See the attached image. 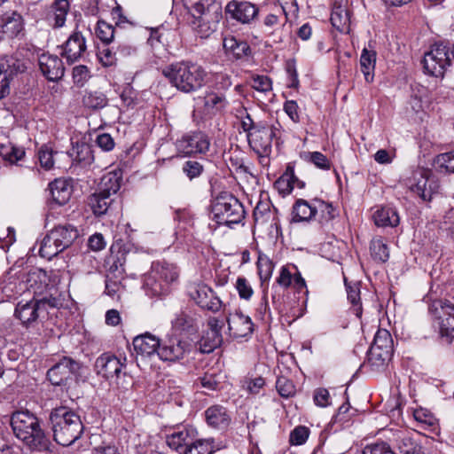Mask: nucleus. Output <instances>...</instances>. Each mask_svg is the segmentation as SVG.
I'll list each match as a JSON object with an SVG mask.
<instances>
[{
    "label": "nucleus",
    "instance_id": "f257e3e1",
    "mask_svg": "<svg viewBox=\"0 0 454 454\" xmlns=\"http://www.w3.org/2000/svg\"><path fill=\"white\" fill-rule=\"evenodd\" d=\"M10 424L14 435L33 450L48 449L50 441L42 428L41 421L28 410H19L12 413Z\"/></svg>",
    "mask_w": 454,
    "mask_h": 454
},
{
    "label": "nucleus",
    "instance_id": "f03ea898",
    "mask_svg": "<svg viewBox=\"0 0 454 454\" xmlns=\"http://www.w3.org/2000/svg\"><path fill=\"white\" fill-rule=\"evenodd\" d=\"M162 74L178 90L192 93L206 84L207 73L198 63L183 60L172 63L162 69Z\"/></svg>",
    "mask_w": 454,
    "mask_h": 454
},
{
    "label": "nucleus",
    "instance_id": "7ed1b4c3",
    "mask_svg": "<svg viewBox=\"0 0 454 454\" xmlns=\"http://www.w3.org/2000/svg\"><path fill=\"white\" fill-rule=\"evenodd\" d=\"M53 439L62 446H70L81 438L84 427L81 417L70 408L53 409L49 416Z\"/></svg>",
    "mask_w": 454,
    "mask_h": 454
},
{
    "label": "nucleus",
    "instance_id": "20e7f679",
    "mask_svg": "<svg viewBox=\"0 0 454 454\" xmlns=\"http://www.w3.org/2000/svg\"><path fill=\"white\" fill-rule=\"evenodd\" d=\"M167 445L180 454H212L213 439H198L196 428L180 425L166 436Z\"/></svg>",
    "mask_w": 454,
    "mask_h": 454
},
{
    "label": "nucleus",
    "instance_id": "39448f33",
    "mask_svg": "<svg viewBox=\"0 0 454 454\" xmlns=\"http://www.w3.org/2000/svg\"><path fill=\"white\" fill-rule=\"evenodd\" d=\"M178 267L166 261L153 262L151 270L145 276L144 289L147 295L157 297L169 292L170 285L177 282Z\"/></svg>",
    "mask_w": 454,
    "mask_h": 454
},
{
    "label": "nucleus",
    "instance_id": "423d86ee",
    "mask_svg": "<svg viewBox=\"0 0 454 454\" xmlns=\"http://www.w3.org/2000/svg\"><path fill=\"white\" fill-rule=\"evenodd\" d=\"M80 236L78 228L71 223L59 224L43 239L39 248L40 256L51 260L68 248Z\"/></svg>",
    "mask_w": 454,
    "mask_h": 454
},
{
    "label": "nucleus",
    "instance_id": "0eeeda50",
    "mask_svg": "<svg viewBox=\"0 0 454 454\" xmlns=\"http://www.w3.org/2000/svg\"><path fill=\"white\" fill-rule=\"evenodd\" d=\"M211 212L217 223L225 225L240 223L246 214L243 205L230 192H222L214 199Z\"/></svg>",
    "mask_w": 454,
    "mask_h": 454
},
{
    "label": "nucleus",
    "instance_id": "6e6552de",
    "mask_svg": "<svg viewBox=\"0 0 454 454\" xmlns=\"http://www.w3.org/2000/svg\"><path fill=\"white\" fill-rule=\"evenodd\" d=\"M454 59V44L451 50L443 43H435L425 54L423 67L426 72L435 77H442Z\"/></svg>",
    "mask_w": 454,
    "mask_h": 454
},
{
    "label": "nucleus",
    "instance_id": "1a4fd4ad",
    "mask_svg": "<svg viewBox=\"0 0 454 454\" xmlns=\"http://www.w3.org/2000/svg\"><path fill=\"white\" fill-rule=\"evenodd\" d=\"M429 310L435 317L440 338L450 344L454 340V304L449 301H434Z\"/></svg>",
    "mask_w": 454,
    "mask_h": 454
},
{
    "label": "nucleus",
    "instance_id": "9d476101",
    "mask_svg": "<svg viewBox=\"0 0 454 454\" xmlns=\"http://www.w3.org/2000/svg\"><path fill=\"white\" fill-rule=\"evenodd\" d=\"M187 294L201 309L213 313L218 312L223 307V301L206 284L192 282L187 286Z\"/></svg>",
    "mask_w": 454,
    "mask_h": 454
},
{
    "label": "nucleus",
    "instance_id": "9b49d317",
    "mask_svg": "<svg viewBox=\"0 0 454 454\" xmlns=\"http://www.w3.org/2000/svg\"><path fill=\"white\" fill-rule=\"evenodd\" d=\"M82 368L79 361L64 356L47 372V377L52 385L60 386L80 377Z\"/></svg>",
    "mask_w": 454,
    "mask_h": 454
},
{
    "label": "nucleus",
    "instance_id": "f8f14e48",
    "mask_svg": "<svg viewBox=\"0 0 454 454\" xmlns=\"http://www.w3.org/2000/svg\"><path fill=\"white\" fill-rule=\"evenodd\" d=\"M277 128L263 123L248 134V143L251 148L261 157H267L271 153L272 140L277 136Z\"/></svg>",
    "mask_w": 454,
    "mask_h": 454
},
{
    "label": "nucleus",
    "instance_id": "ddd939ff",
    "mask_svg": "<svg viewBox=\"0 0 454 454\" xmlns=\"http://www.w3.org/2000/svg\"><path fill=\"white\" fill-rule=\"evenodd\" d=\"M192 350V344L178 337H172L160 343L158 356L162 361L178 362L184 359Z\"/></svg>",
    "mask_w": 454,
    "mask_h": 454
},
{
    "label": "nucleus",
    "instance_id": "4468645a",
    "mask_svg": "<svg viewBox=\"0 0 454 454\" xmlns=\"http://www.w3.org/2000/svg\"><path fill=\"white\" fill-rule=\"evenodd\" d=\"M410 190L419 196L424 201H430L438 191V184L430 179L427 170L418 168L408 182Z\"/></svg>",
    "mask_w": 454,
    "mask_h": 454
},
{
    "label": "nucleus",
    "instance_id": "2eb2a0df",
    "mask_svg": "<svg viewBox=\"0 0 454 454\" xmlns=\"http://www.w3.org/2000/svg\"><path fill=\"white\" fill-rule=\"evenodd\" d=\"M61 56L71 65L78 61L85 53L87 45L83 35L80 31H74L67 40L61 45Z\"/></svg>",
    "mask_w": 454,
    "mask_h": 454
},
{
    "label": "nucleus",
    "instance_id": "dca6fc26",
    "mask_svg": "<svg viewBox=\"0 0 454 454\" xmlns=\"http://www.w3.org/2000/svg\"><path fill=\"white\" fill-rule=\"evenodd\" d=\"M38 66L42 74L51 82H58L65 74L62 59L57 55L43 53L38 58Z\"/></svg>",
    "mask_w": 454,
    "mask_h": 454
},
{
    "label": "nucleus",
    "instance_id": "f3484780",
    "mask_svg": "<svg viewBox=\"0 0 454 454\" xmlns=\"http://www.w3.org/2000/svg\"><path fill=\"white\" fill-rule=\"evenodd\" d=\"M220 16L221 13L218 12H215L214 14H211L210 12L197 15L192 13L189 24L200 37L207 38L216 30Z\"/></svg>",
    "mask_w": 454,
    "mask_h": 454
},
{
    "label": "nucleus",
    "instance_id": "a211bd4d",
    "mask_svg": "<svg viewBox=\"0 0 454 454\" xmlns=\"http://www.w3.org/2000/svg\"><path fill=\"white\" fill-rule=\"evenodd\" d=\"M177 150L186 155L206 153L209 148V142L205 134L195 132L186 134L176 142Z\"/></svg>",
    "mask_w": 454,
    "mask_h": 454
},
{
    "label": "nucleus",
    "instance_id": "6ab92c4d",
    "mask_svg": "<svg viewBox=\"0 0 454 454\" xmlns=\"http://www.w3.org/2000/svg\"><path fill=\"white\" fill-rule=\"evenodd\" d=\"M228 330L233 338H245L250 336L254 331V324L250 317L237 310L227 317Z\"/></svg>",
    "mask_w": 454,
    "mask_h": 454
},
{
    "label": "nucleus",
    "instance_id": "aec40b11",
    "mask_svg": "<svg viewBox=\"0 0 454 454\" xmlns=\"http://www.w3.org/2000/svg\"><path fill=\"white\" fill-rule=\"evenodd\" d=\"M43 301L37 299H32L27 301H20L16 308L14 316L21 321L22 325L28 326L35 322L43 309Z\"/></svg>",
    "mask_w": 454,
    "mask_h": 454
},
{
    "label": "nucleus",
    "instance_id": "412c9836",
    "mask_svg": "<svg viewBox=\"0 0 454 454\" xmlns=\"http://www.w3.org/2000/svg\"><path fill=\"white\" fill-rule=\"evenodd\" d=\"M123 364L115 356L105 353L98 356L95 362V370L98 374L106 379L118 377Z\"/></svg>",
    "mask_w": 454,
    "mask_h": 454
},
{
    "label": "nucleus",
    "instance_id": "4be33fe9",
    "mask_svg": "<svg viewBox=\"0 0 454 454\" xmlns=\"http://www.w3.org/2000/svg\"><path fill=\"white\" fill-rule=\"evenodd\" d=\"M24 19L17 11H9L0 16V33L10 38L17 37L24 30Z\"/></svg>",
    "mask_w": 454,
    "mask_h": 454
},
{
    "label": "nucleus",
    "instance_id": "5701e85b",
    "mask_svg": "<svg viewBox=\"0 0 454 454\" xmlns=\"http://www.w3.org/2000/svg\"><path fill=\"white\" fill-rule=\"evenodd\" d=\"M70 10L68 0H54L50 5L45 20L52 28H60L64 27L67 16Z\"/></svg>",
    "mask_w": 454,
    "mask_h": 454
},
{
    "label": "nucleus",
    "instance_id": "b1692460",
    "mask_svg": "<svg viewBox=\"0 0 454 454\" xmlns=\"http://www.w3.org/2000/svg\"><path fill=\"white\" fill-rule=\"evenodd\" d=\"M226 12L231 14V17L241 23H249L257 13L258 8L249 2H230L226 6Z\"/></svg>",
    "mask_w": 454,
    "mask_h": 454
},
{
    "label": "nucleus",
    "instance_id": "393cba45",
    "mask_svg": "<svg viewBox=\"0 0 454 454\" xmlns=\"http://www.w3.org/2000/svg\"><path fill=\"white\" fill-rule=\"evenodd\" d=\"M133 346L137 356L150 357L155 353L158 354L160 341L156 336L146 333L134 338Z\"/></svg>",
    "mask_w": 454,
    "mask_h": 454
},
{
    "label": "nucleus",
    "instance_id": "a878e982",
    "mask_svg": "<svg viewBox=\"0 0 454 454\" xmlns=\"http://www.w3.org/2000/svg\"><path fill=\"white\" fill-rule=\"evenodd\" d=\"M206 420L211 427L223 430L231 423V414L226 408L221 405H213L205 411Z\"/></svg>",
    "mask_w": 454,
    "mask_h": 454
},
{
    "label": "nucleus",
    "instance_id": "bb28decb",
    "mask_svg": "<svg viewBox=\"0 0 454 454\" xmlns=\"http://www.w3.org/2000/svg\"><path fill=\"white\" fill-rule=\"evenodd\" d=\"M317 215V200L309 202L303 199H298L292 209V220L295 223L309 222Z\"/></svg>",
    "mask_w": 454,
    "mask_h": 454
},
{
    "label": "nucleus",
    "instance_id": "cd10ccee",
    "mask_svg": "<svg viewBox=\"0 0 454 454\" xmlns=\"http://www.w3.org/2000/svg\"><path fill=\"white\" fill-rule=\"evenodd\" d=\"M50 192L52 201L59 206H63L69 201L73 188L68 180L55 179L50 184Z\"/></svg>",
    "mask_w": 454,
    "mask_h": 454
},
{
    "label": "nucleus",
    "instance_id": "c85d7f7f",
    "mask_svg": "<svg viewBox=\"0 0 454 454\" xmlns=\"http://www.w3.org/2000/svg\"><path fill=\"white\" fill-rule=\"evenodd\" d=\"M223 49L228 55L235 59H242L251 55V48L245 41L238 40L234 36L225 37L223 43Z\"/></svg>",
    "mask_w": 454,
    "mask_h": 454
},
{
    "label": "nucleus",
    "instance_id": "c756f323",
    "mask_svg": "<svg viewBox=\"0 0 454 454\" xmlns=\"http://www.w3.org/2000/svg\"><path fill=\"white\" fill-rule=\"evenodd\" d=\"M228 105L223 92L208 91L203 98V111L207 114H216L222 112Z\"/></svg>",
    "mask_w": 454,
    "mask_h": 454
},
{
    "label": "nucleus",
    "instance_id": "7c9ffc66",
    "mask_svg": "<svg viewBox=\"0 0 454 454\" xmlns=\"http://www.w3.org/2000/svg\"><path fill=\"white\" fill-rule=\"evenodd\" d=\"M373 220L379 227H395L400 223L397 210L389 206L378 208L373 213Z\"/></svg>",
    "mask_w": 454,
    "mask_h": 454
},
{
    "label": "nucleus",
    "instance_id": "2f4dec72",
    "mask_svg": "<svg viewBox=\"0 0 454 454\" xmlns=\"http://www.w3.org/2000/svg\"><path fill=\"white\" fill-rule=\"evenodd\" d=\"M121 180V171L108 172L102 176L98 191L111 197L120 190Z\"/></svg>",
    "mask_w": 454,
    "mask_h": 454
},
{
    "label": "nucleus",
    "instance_id": "473e14b6",
    "mask_svg": "<svg viewBox=\"0 0 454 454\" xmlns=\"http://www.w3.org/2000/svg\"><path fill=\"white\" fill-rule=\"evenodd\" d=\"M113 201L114 200L110 196L97 191L89 197L88 203L93 214L101 216L107 213Z\"/></svg>",
    "mask_w": 454,
    "mask_h": 454
},
{
    "label": "nucleus",
    "instance_id": "72a5a7b5",
    "mask_svg": "<svg viewBox=\"0 0 454 454\" xmlns=\"http://www.w3.org/2000/svg\"><path fill=\"white\" fill-rule=\"evenodd\" d=\"M82 102L85 108L97 111L107 106L108 98L106 94L101 91L85 90Z\"/></svg>",
    "mask_w": 454,
    "mask_h": 454
},
{
    "label": "nucleus",
    "instance_id": "f704fd0d",
    "mask_svg": "<svg viewBox=\"0 0 454 454\" xmlns=\"http://www.w3.org/2000/svg\"><path fill=\"white\" fill-rule=\"evenodd\" d=\"M331 23L338 31L348 33L349 30V14L340 4H335L331 13Z\"/></svg>",
    "mask_w": 454,
    "mask_h": 454
},
{
    "label": "nucleus",
    "instance_id": "c9c22d12",
    "mask_svg": "<svg viewBox=\"0 0 454 454\" xmlns=\"http://www.w3.org/2000/svg\"><path fill=\"white\" fill-rule=\"evenodd\" d=\"M376 63V52L364 48L360 57L361 71L367 82H372L374 78V67Z\"/></svg>",
    "mask_w": 454,
    "mask_h": 454
},
{
    "label": "nucleus",
    "instance_id": "e433bc0d",
    "mask_svg": "<svg viewBox=\"0 0 454 454\" xmlns=\"http://www.w3.org/2000/svg\"><path fill=\"white\" fill-rule=\"evenodd\" d=\"M70 156L77 162L89 164L93 160L90 146L85 142H77L70 150Z\"/></svg>",
    "mask_w": 454,
    "mask_h": 454
},
{
    "label": "nucleus",
    "instance_id": "4c0bfd02",
    "mask_svg": "<svg viewBox=\"0 0 454 454\" xmlns=\"http://www.w3.org/2000/svg\"><path fill=\"white\" fill-rule=\"evenodd\" d=\"M370 250L372 258L377 262H385L389 258L388 247L381 237H376L372 239Z\"/></svg>",
    "mask_w": 454,
    "mask_h": 454
},
{
    "label": "nucleus",
    "instance_id": "58836bf2",
    "mask_svg": "<svg viewBox=\"0 0 454 454\" xmlns=\"http://www.w3.org/2000/svg\"><path fill=\"white\" fill-rule=\"evenodd\" d=\"M125 253L119 251L115 255H112L109 259L108 275L114 278H122L125 273Z\"/></svg>",
    "mask_w": 454,
    "mask_h": 454
},
{
    "label": "nucleus",
    "instance_id": "ea45409f",
    "mask_svg": "<svg viewBox=\"0 0 454 454\" xmlns=\"http://www.w3.org/2000/svg\"><path fill=\"white\" fill-rule=\"evenodd\" d=\"M395 445L402 454H409L421 444L417 442L410 432H400L395 438Z\"/></svg>",
    "mask_w": 454,
    "mask_h": 454
},
{
    "label": "nucleus",
    "instance_id": "a19ab883",
    "mask_svg": "<svg viewBox=\"0 0 454 454\" xmlns=\"http://www.w3.org/2000/svg\"><path fill=\"white\" fill-rule=\"evenodd\" d=\"M195 318L185 311H179L175 315L172 319V327L176 331L189 332L192 331L195 325Z\"/></svg>",
    "mask_w": 454,
    "mask_h": 454
},
{
    "label": "nucleus",
    "instance_id": "79ce46f5",
    "mask_svg": "<svg viewBox=\"0 0 454 454\" xmlns=\"http://www.w3.org/2000/svg\"><path fill=\"white\" fill-rule=\"evenodd\" d=\"M393 352L383 351L378 348H370L367 355L368 363L375 368L384 366L392 357Z\"/></svg>",
    "mask_w": 454,
    "mask_h": 454
},
{
    "label": "nucleus",
    "instance_id": "37998d69",
    "mask_svg": "<svg viewBox=\"0 0 454 454\" xmlns=\"http://www.w3.org/2000/svg\"><path fill=\"white\" fill-rule=\"evenodd\" d=\"M371 348H378L383 351L393 352V340L390 333L385 329H379Z\"/></svg>",
    "mask_w": 454,
    "mask_h": 454
},
{
    "label": "nucleus",
    "instance_id": "c03bdc74",
    "mask_svg": "<svg viewBox=\"0 0 454 454\" xmlns=\"http://www.w3.org/2000/svg\"><path fill=\"white\" fill-rule=\"evenodd\" d=\"M434 164L441 172L454 173V150L438 154Z\"/></svg>",
    "mask_w": 454,
    "mask_h": 454
},
{
    "label": "nucleus",
    "instance_id": "a18cd8bd",
    "mask_svg": "<svg viewBox=\"0 0 454 454\" xmlns=\"http://www.w3.org/2000/svg\"><path fill=\"white\" fill-rule=\"evenodd\" d=\"M223 341L221 333H208L202 336L200 340V348L202 353H210L219 347Z\"/></svg>",
    "mask_w": 454,
    "mask_h": 454
},
{
    "label": "nucleus",
    "instance_id": "49530a36",
    "mask_svg": "<svg viewBox=\"0 0 454 454\" xmlns=\"http://www.w3.org/2000/svg\"><path fill=\"white\" fill-rule=\"evenodd\" d=\"M184 4L192 16V13L197 15L210 12L214 0H184Z\"/></svg>",
    "mask_w": 454,
    "mask_h": 454
},
{
    "label": "nucleus",
    "instance_id": "de8ad7c7",
    "mask_svg": "<svg viewBox=\"0 0 454 454\" xmlns=\"http://www.w3.org/2000/svg\"><path fill=\"white\" fill-rule=\"evenodd\" d=\"M253 215L256 224L267 223L271 215L270 201H259L254 209Z\"/></svg>",
    "mask_w": 454,
    "mask_h": 454
},
{
    "label": "nucleus",
    "instance_id": "09e8293b",
    "mask_svg": "<svg viewBox=\"0 0 454 454\" xmlns=\"http://www.w3.org/2000/svg\"><path fill=\"white\" fill-rule=\"evenodd\" d=\"M97 37L104 43H110L114 35V28L104 20H98L96 27Z\"/></svg>",
    "mask_w": 454,
    "mask_h": 454
},
{
    "label": "nucleus",
    "instance_id": "8fccbe9b",
    "mask_svg": "<svg viewBox=\"0 0 454 454\" xmlns=\"http://www.w3.org/2000/svg\"><path fill=\"white\" fill-rule=\"evenodd\" d=\"M182 171L190 180H192L199 177L202 174L204 168L200 162L188 160L184 162L182 166Z\"/></svg>",
    "mask_w": 454,
    "mask_h": 454
},
{
    "label": "nucleus",
    "instance_id": "3c124183",
    "mask_svg": "<svg viewBox=\"0 0 454 454\" xmlns=\"http://www.w3.org/2000/svg\"><path fill=\"white\" fill-rule=\"evenodd\" d=\"M348 300L353 305V310L356 317L362 315V306L360 304V290L358 286L347 285Z\"/></svg>",
    "mask_w": 454,
    "mask_h": 454
},
{
    "label": "nucleus",
    "instance_id": "603ef678",
    "mask_svg": "<svg viewBox=\"0 0 454 454\" xmlns=\"http://www.w3.org/2000/svg\"><path fill=\"white\" fill-rule=\"evenodd\" d=\"M276 388L282 397H290L295 394V386L289 379L280 376L277 379Z\"/></svg>",
    "mask_w": 454,
    "mask_h": 454
},
{
    "label": "nucleus",
    "instance_id": "864d4df0",
    "mask_svg": "<svg viewBox=\"0 0 454 454\" xmlns=\"http://www.w3.org/2000/svg\"><path fill=\"white\" fill-rule=\"evenodd\" d=\"M9 65L0 62V98H4L10 91V77L12 71L8 70Z\"/></svg>",
    "mask_w": 454,
    "mask_h": 454
},
{
    "label": "nucleus",
    "instance_id": "5fc2aeb1",
    "mask_svg": "<svg viewBox=\"0 0 454 454\" xmlns=\"http://www.w3.org/2000/svg\"><path fill=\"white\" fill-rule=\"evenodd\" d=\"M296 268L294 264L283 266L277 278V282L285 288L289 287L293 283V277Z\"/></svg>",
    "mask_w": 454,
    "mask_h": 454
},
{
    "label": "nucleus",
    "instance_id": "6e6d98bb",
    "mask_svg": "<svg viewBox=\"0 0 454 454\" xmlns=\"http://www.w3.org/2000/svg\"><path fill=\"white\" fill-rule=\"evenodd\" d=\"M235 288L239 294V296L242 300L248 301L254 294V290L244 277H239L236 280Z\"/></svg>",
    "mask_w": 454,
    "mask_h": 454
},
{
    "label": "nucleus",
    "instance_id": "4d7b16f0",
    "mask_svg": "<svg viewBox=\"0 0 454 454\" xmlns=\"http://www.w3.org/2000/svg\"><path fill=\"white\" fill-rule=\"evenodd\" d=\"M318 212L321 214V223H327L335 216V210L333 207L321 200H317V214Z\"/></svg>",
    "mask_w": 454,
    "mask_h": 454
},
{
    "label": "nucleus",
    "instance_id": "13d9d810",
    "mask_svg": "<svg viewBox=\"0 0 454 454\" xmlns=\"http://www.w3.org/2000/svg\"><path fill=\"white\" fill-rule=\"evenodd\" d=\"M309 434V430L308 427L303 426L296 427L290 434V443L293 445H301L303 444Z\"/></svg>",
    "mask_w": 454,
    "mask_h": 454
},
{
    "label": "nucleus",
    "instance_id": "bf43d9fd",
    "mask_svg": "<svg viewBox=\"0 0 454 454\" xmlns=\"http://www.w3.org/2000/svg\"><path fill=\"white\" fill-rule=\"evenodd\" d=\"M53 153L54 152L46 145H43L38 151V160L43 168L49 170L53 167Z\"/></svg>",
    "mask_w": 454,
    "mask_h": 454
},
{
    "label": "nucleus",
    "instance_id": "052dcab7",
    "mask_svg": "<svg viewBox=\"0 0 454 454\" xmlns=\"http://www.w3.org/2000/svg\"><path fill=\"white\" fill-rule=\"evenodd\" d=\"M362 454H395L389 444L384 442L366 445Z\"/></svg>",
    "mask_w": 454,
    "mask_h": 454
},
{
    "label": "nucleus",
    "instance_id": "680f3d73",
    "mask_svg": "<svg viewBox=\"0 0 454 454\" xmlns=\"http://www.w3.org/2000/svg\"><path fill=\"white\" fill-rule=\"evenodd\" d=\"M72 74L74 82L78 86H83L90 77V69L84 65L74 67Z\"/></svg>",
    "mask_w": 454,
    "mask_h": 454
},
{
    "label": "nucleus",
    "instance_id": "e2e57ef3",
    "mask_svg": "<svg viewBox=\"0 0 454 454\" xmlns=\"http://www.w3.org/2000/svg\"><path fill=\"white\" fill-rule=\"evenodd\" d=\"M258 274L262 281L269 280L273 272V264L268 258L259 257L258 262Z\"/></svg>",
    "mask_w": 454,
    "mask_h": 454
},
{
    "label": "nucleus",
    "instance_id": "0e129e2a",
    "mask_svg": "<svg viewBox=\"0 0 454 454\" xmlns=\"http://www.w3.org/2000/svg\"><path fill=\"white\" fill-rule=\"evenodd\" d=\"M313 400L317 406L327 407L331 405V395L329 391L324 387H318L314 390Z\"/></svg>",
    "mask_w": 454,
    "mask_h": 454
},
{
    "label": "nucleus",
    "instance_id": "69168bd1",
    "mask_svg": "<svg viewBox=\"0 0 454 454\" xmlns=\"http://www.w3.org/2000/svg\"><path fill=\"white\" fill-rule=\"evenodd\" d=\"M265 386V380L262 377L247 379L244 381L243 387L251 395H259Z\"/></svg>",
    "mask_w": 454,
    "mask_h": 454
},
{
    "label": "nucleus",
    "instance_id": "338daca9",
    "mask_svg": "<svg viewBox=\"0 0 454 454\" xmlns=\"http://www.w3.org/2000/svg\"><path fill=\"white\" fill-rule=\"evenodd\" d=\"M252 87L261 92L271 90V80L265 75H256L253 78Z\"/></svg>",
    "mask_w": 454,
    "mask_h": 454
},
{
    "label": "nucleus",
    "instance_id": "774afa93",
    "mask_svg": "<svg viewBox=\"0 0 454 454\" xmlns=\"http://www.w3.org/2000/svg\"><path fill=\"white\" fill-rule=\"evenodd\" d=\"M96 144L105 152H110L114 148L115 143L108 133H101L97 136Z\"/></svg>",
    "mask_w": 454,
    "mask_h": 454
}]
</instances>
